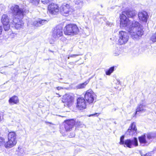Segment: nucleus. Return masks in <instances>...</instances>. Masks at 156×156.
Masks as SVG:
<instances>
[{"mask_svg":"<svg viewBox=\"0 0 156 156\" xmlns=\"http://www.w3.org/2000/svg\"><path fill=\"white\" fill-rule=\"evenodd\" d=\"M12 14L14 17L12 21V24L17 30L23 28L24 23L22 20L25 15V10L21 8L17 5H15L10 7Z\"/></svg>","mask_w":156,"mask_h":156,"instance_id":"f257e3e1","label":"nucleus"},{"mask_svg":"<svg viewBox=\"0 0 156 156\" xmlns=\"http://www.w3.org/2000/svg\"><path fill=\"white\" fill-rule=\"evenodd\" d=\"M142 26L137 21L133 22L129 28L128 32L130 37L133 39H137L144 34Z\"/></svg>","mask_w":156,"mask_h":156,"instance_id":"f03ea898","label":"nucleus"},{"mask_svg":"<svg viewBox=\"0 0 156 156\" xmlns=\"http://www.w3.org/2000/svg\"><path fill=\"white\" fill-rule=\"evenodd\" d=\"M79 31L77 26L75 24L72 23L66 24L63 29L64 34L68 36H72L76 35Z\"/></svg>","mask_w":156,"mask_h":156,"instance_id":"7ed1b4c3","label":"nucleus"},{"mask_svg":"<svg viewBox=\"0 0 156 156\" xmlns=\"http://www.w3.org/2000/svg\"><path fill=\"white\" fill-rule=\"evenodd\" d=\"M125 136L122 135L120 136V141L119 142V144L123 145L125 147H127L129 148H132L133 146L135 147L137 146L138 145V141L136 137H134L133 140L130 139H127L124 140Z\"/></svg>","mask_w":156,"mask_h":156,"instance_id":"20e7f679","label":"nucleus"},{"mask_svg":"<svg viewBox=\"0 0 156 156\" xmlns=\"http://www.w3.org/2000/svg\"><path fill=\"white\" fill-rule=\"evenodd\" d=\"M63 123L64 128L66 132L71 130L75 126L78 127L81 125L80 121H76L74 119H66L64 121Z\"/></svg>","mask_w":156,"mask_h":156,"instance_id":"39448f33","label":"nucleus"},{"mask_svg":"<svg viewBox=\"0 0 156 156\" xmlns=\"http://www.w3.org/2000/svg\"><path fill=\"white\" fill-rule=\"evenodd\" d=\"M16 135L14 132H10L8 134V141L5 144L6 148H9L16 145L17 144Z\"/></svg>","mask_w":156,"mask_h":156,"instance_id":"423d86ee","label":"nucleus"},{"mask_svg":"<svg viewBox=\"0 0 156 156\" xmlns=\"http://www.w3.org/2000/svg\"><path fill=\"white\" fill-rule=\"evenodd\" d=\"M83 94V98L88 104L91 105L95 101V93L92 89H90L87 90Z\"/></svg>","mask_w":156,"mask_h":156,"instance_id":"0eeeda50","label":"nucleus"},{"mask_svg":"<svg viewBox=\"0 0 156 156\" xmlns=\"http://www.w3.org/2000/svg\"><path fill=\"white\" fill-rule=\"evenodd\" d=\"M60 11V7L58 4L55 3L49 4L47 7V12L49 14L55 15Z\"/></svg>","mask_w":156,"mask_h":156,"instance_id":"6e6552de","label":"nucleus"},{"mask_svg":"<svg viewBox=\"0 0 156 156\" xmlns=\"http://www.w3.org/2000/svg\"><path fill=\"white\" fill-rule=\"evenodd\" d=\"M87 104L83 97H79L76 98V107L79 110H83L87 108Z\"/></svg>","mask_w":156,"mask_h":156,"instance_id":"1a4fd4ad","label":"nucleus"},{"mask_svg":"<svg viewBox=\"0 0 156 156\" xmlns=\"http://www.w3.org/2000/svg\"><path fill=\"white\" fill-rule=\"evenodd\" d=\"M129 38V36L126 32L123 31H119L118 44L119 45H122L126 44L128 42Z\"/></svg>","mask_w":156,"mask_h":156,"instance_id":"9d476101","label":"nucleus"},{"mask_svg":"<svg viewBox=\"0 0 156 156\" xmlns=\"http://www.w3.org/2000/svg\"><path fill=\"white\" fill-rule=\"evenodd\" d=\"M1 21L4 30L8 31L10 28V19L8 16L6 14H3L1 16Z\"/></svg>","mask_w":156,"mask_h":156,"instance_id":"9b49d317","label":"nucleus"},{"mask_svg":"<svg viewBox=\"0 0 156 156\" xmlns=\"http://www.w3.org/2000/svg\"><path fill=\"white\" fill-rule=\"evenodd\" d=\"M120 19V24L122 27H126L128 26L130 23V20L128 18L122 13L119 15Z\"/></svg>","mask_w":156,"mask_h":156,"instance_id":"f8f14e48","label":"nucleus"},{"mask_svg":"<svg viewBox=\"0 0 156 156\" xmlns=\"http://www.w3.org/2000/svg\"><path fill=\"white\" fill-rule=\"evenodd\" d=\"M74 98L72 96L66 94L63 96L62 101L67 105L69 106L74 101Z\"/></svg>","mask_w":156,"mask_h":156,"instance_id":"ddd939ff","label":"nucleus"},{"mask_svg":"<svg viewBox=\"0 0 156 156\" xmlns=\"http://www.w3.org/2000/svg\"><path fill=\"white\" fill-rule=\"evenodd\" d=\"M137 131L136 123L135 122H133L130 124L126 132L129 135L133 136L136 134L137 133Z\"/></svg>","mask_w":156,"mask_h":156,"instance_id":"4468645a","label":"nucleus"},{"mask_svg":"<svg viewBox=\"0 0 156 156\" xmlns=\"http://www.w3.org/2000/svg\"><path fill=\"white\" fill-rule=\"evenodd\" d=\"M71 8L70 6L68 4L62 5L61 7L60 11L62 14L65 16H68L71 12Z\"/></svg>","mask_w":156,"mask_h":156,"instance_id":"2eb2a0df","label":"nucleus"},{"mask_svg":"<svg viewBox=\"0 0 156 156\" xmlns=\"http://www.w3.org/2000/svg\"><path fill=\"white\" fill-rule=\"evenodd\" d=\"M122 13L124 15H126L128 18L133 19L136 16L135 10L130 9H125Z\"/></svg>","mask_w":156,"mask_h":156,"instance_id":"dca6fc26","label":"nucleus"},{"mask_svg":"<svg viewBox=\"0 0 156 156\" xmlns=\"http://www.w3.org/2000/svg\"><path fill=\"white\" fill-rule=\"evenodd\" d=\"M62 28L55 27L52 31V36L53 37L56 38H58L63 35Z\"/></svg>","mask_w":156,"mask_h":156,"instance_id":"f3484780","label":"nucleus"},{"mask_svg":"<svg viewBox=\"0 0 156 156\" xmlns=\"http://www.w3.org/2000/svg\"><path fill=\"white\" fill-rule=\"evenodd\" d=\"M138 18L140 20L144 22H147L148 18L147 13L145 11H142L139 12Z\"/></svg>","mask_w":156,"mask_h":156,"instance_id":"a211bd4d","label":"nucleus"},{"mask_svg":"<svg viewBox=\"0 0 156 156\" xmlns=\"http://www.w3.org/2000/svg\"><path fill=\"white\" fill-rule=\"evenodd\" d=\"M8 101L10 105H13L19 103V100L18 96L14 95L9 98Z\"/></svg>","mask_w":156,"mask_h":156,"instance_id":"6ab92c4d","label":"nucleus"},{"mask_svg":"<svg viewBox=\"0 0 156 156\" xmlns=\"http://www.w3.org/2000/svg\"><path fill=\"white\" fill-rule=\"evenodd\" d=\"M138 139L140 144H145L148 142L146 139V136L145 134L139 136Z\"/></svg>","mask_w":156,"mask_h":156,"instance_id":"aec40b11","label":"nucleus"},{"mask_svg":"<svg viewBox=\"0 0 156 156\" xmlns=\"http://www.w3.org/2000/svg\"><path fill=\"white\" fill-rule=\"evenodd\" d=\"M145 106L144 105L142 104H140L138 105L136 109V111L135 113V115H136L138 112H142L144 111V108Z\"/></svg>","mask_w":156,"mask_h":156,"instance_id":"412c9836","label":"nucleus"},{"mask_svg":"<svg viewBox=\"0 0 156 156\" xmlns=\"http://www.w3.org/2000/svg\"><path fill=\"white\" fill-rule=\"evenodd\" d=\"M89 83V81H87L81 83L79 84L76 86L77 89H83L85 87L86 85Z\"/></svg>","mask_w":156,"mask_h":156,"instance_id":"4be33fe9","label":"nucleus"},{"mask_svg":"<svg viewBox=\"0 0 156 156\" xmlns=\"http://www.w3.org/2000/svg\"><path fill=\"white\" fill-rule=\"evenodd\" d=\"M115 66H112L108 69L105 71V74L107 75H110L114 71Z\"/></svg>","mask_w":156,"mask_h":156,"instance_id":"5701e85b","label":"nucleus"},{"mask_svg":"<svg viewBox=\"0 0 156 156\" xmlns=\"http://www.w3.org/2000/svg\"><path fill=\"white\" fill-rule=\"evenodd\" d=\"M5 139L2 137H0V147L5 144Z\"/></svg>","mask_w":156,"mask_h":156,"instance_id":"b1692460","label":"nucleus"},{"mask_svg":"<svg viewBox=\"0 0 156 156\" xmlns=\"http://www.w3.org/2000/svg\"><path fill=\"white\" fill-rule=\"evenodd\" d=\"M150 40L153 43L156 42V32L152 35Z\"/></svg>","mask_w":156,"mask_h":156,"instance_id":"393cba45","label":"nucleus"},{"mask_svg":"<svg viewBox=\"0 0 156 156\" xmlns=\"http://www.w3.org/2000/svg\"><path fill=\"white\" fill-rule=\"evenodd\" d=\"M46 21L45 20H41L37 22V24L38 25H43L44 22Z\"/></svg>","mask_w":156,"mask_h":156,"instance_id":"a878e982","label":"nucleus"},{"mask_svg":"<svg viewBox=\"0 0 156 156\" xmlns=\"http://www.w3.org/2000/svg\"><path fill=\"white\" fill-rule=\"evenodd\" d=\"M52 0H41V2L44 4H46L48 3Z\"/></svg>","mask_w":156,"mask_h":156,"instance_id":"bb28decb","label":"nucleus"},{"mask_svg":"<svg viewBox=\"0 0 156 156\" xmlns=\"http://www.w3.org/2000/svg\"><path fill=\"white\" fill-rule=\"evenodd\" d=\"M100 114V113H95L93 114H92L89 115L88 116L90 117L91 116H93L94 115H96V116L98 117Z\"/></svg>","mask_w":156,"mask_h":156,"instance_id":"cd10ccee","label":"nucleus"},{"mask_svg":"<svg viewBox=\"0 0 156 156\" xmlns=\"http://www.w3.org/2000/svg\"><path fill=\"white\" fill-rule=\"evenodd\" d=\"M40 0H32V3L35 4H38L40 2Z\"/></svg>","mask_w":156,"mask_h":156,"instance_id":"c85d7f7f","label":"nucleus"},{"mask_svg":"<svg viewBox=\"0 0 156 156\" xmlns=\"http://www.w3.org/2000/svg\"><path fill=\"white\" fill-rule=\"evenodd\" d=\"M147 139H150L152 138V136L150 134H148L147 136Z\"/></svg>","mask_w":156,"mask_h":156,"instance_id":"c756f323","label":"nucleus"},{"mask_svg":"<svg viewBox=\"0 0 156 156\" xmlns=\"http://www.w3.org/2000/svg\"><path fill=\"white\" fill-rule=\"evenodd\" d=\"M56 88L58 90L63 89V87H60V86L57 87H56Z\"/></svg>","mask_w":156,"mask_h":156,"instance_id":"7c9ffc66","label":"nucleus"},{"mask_svg":"<svg viewBox=\"0 0 156 156\" xmlns=\"http://www.w3.org/2000/svg\"><path fill=\"white\" fill-rule=\"evenodd\" d=\"M45 123L47 124H53L51 122H45Z\"/></svg>","mask_w":156,"mask_h":156,"instance_id":"2f4dec72","label":"nucleus"},{"mask_svg":"<svg viewBox=\"0 0 156 156\" xmlns=\"http://www.w3.org/2000/svg\"><path fill=\"white\" fill-rule=\"evenodd\" d=\"M77 55H71L70 56L71 57H75Z\"/></svg>","mask_w":156,"mask_h":156,"instance_id":"473e14b6","label":"nucleus"},{"mask_svg":"<svg viewBox=\"0 0 156 156\" xmlns=\"http://www.w3.org/2000/svg\"><path fill=\"white\" fill-rule=\"evenodd\" d=\"M144 156H150L149 154L146 153L145 154Z\"/></svg>","mask_w":156,"mask_h":156,"instance_id":"72a5a7b5","label":"nucleus"},{"mask_svg":"<svg viewBox=\"0 0 156 156\" xmlns=\"http://www.w3.org/2000/svg\"><path fill=\"white\" fill-rule=\"evenodd\" d=\"M2 118L1 116L0 115V122L2 121Z\"/></svg>","mask_w":156,"mask_h":156,"instance_id":"f704fd0d","label":"nucleus"},{"mask_svg":"<svg viewBox=\"0 0 156 156\" xmlns=\"http://www.w3.org/2000/svg\"><path fill=\"white\" fill-rule=\"evenodd\" d=\"M57 94L58 95V97H61V95H60L58 94Z\"/></svg>","mask_w":156,"mask_h":156,"instance_id":"c9c22d12","label":"nucleus"},{"mask_svg":"<svg viewBox=\"0 0 156 156\" xmlns=\"http://www.w3.org/2000/svg\"><path fill=\"white\" fill-rule=\"evenodd\" d=\"M50 51L51 52H52V53H53V52H54V51Z\"/></svg>","mask_w":156,"mask_h":156,"instance_id":"e433bc0d","label":"nucleus"}]
</instances>
